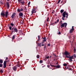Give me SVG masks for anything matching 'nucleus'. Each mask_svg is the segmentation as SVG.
<instances>
[{
	"mask_svg": "<svg viewBox=\"0 0 76 76\" xmlns=\"http://www.w3.org/2000/svg\"><path fill=\"white\" fill-rule=\"evenodd\" d=\"M64 54L66 56L65 57L66 58H69L70 62L72 63V61H73L72 59L73 58L74 56H72L70 57V53L68 52H67L66 51H65L64 52Z\"/></svg>",
	"mask_w": 76,
	"mask_h": 76,
	"instance_id": "nucleus-1",
	"label": "nucleus"
},
{
	"mask_svg": "<svg viewBox=\"0 0 76 76\" xmlns=\"http://www.w3.org/2000/svg\"><path fill=\"white\" fill-rule=\"evenodd\" d=\"M10 30H11V35H12L13 33H15V32H18V30L17 27L15 28V27H13L12 28V27L10 26L9 27Z\"/></svg>",
	"mask_w": 76,
	"mask_h": 76,
	"instance_id": "nucleus-2",
	"label": "nucleus"
},
{
	"mask_svg": "<svg viewBox=\"0 0 76 76\" xmlns=\"http://www.w3.org/2000/svg\"><path fill=\"white\" fill-rule=\"evenodd\" d=\"M67 24L66 23H62L61 24V28H63V27H65V28H66V26H67Z\"/></svg>",
	"mask_w": 76,
	"mask_h": 76,
	"instance_id": "nucleus-3",
	"label": "nucleus"
},
{
	"mask_svg": "<svg viewBox=\"0 0 76 76\" xmlns=\"http://www.w3.org/2000/svg\"><path fill=\"white\" fill-rule=\"evenodd\" d=\"M50 65L51 67H56V68H58V69H59V68L60 67V66L59 65H58L56 66H55L54 65H52L51 64H50Z\"/></svg>",
	"mask_w": 76,
	"mask_h": 76,
	"instance_id": "nucleus-4",
	"label": "nucleus"
},
{
	"mask_svg": "<svg viewBox=\"0 0 76 76\" xmlns=\"http://www.w3.org/2000/svg\"><path fill=\"white\" fill-rule=\"evenodd\" d=\"M6 64H7V61H5L3 64L4 68V69L6 67Z\"/></svg>",
	"mask_w": 76,
	"mask_h": 76,
	"instance_id": "nucleus-5",
	"label": "nucleus"
},
{
	"mask_svg": "<svg viewBox=\"0 0 76 76\" xmlns=\"http://www.w3.org/2000/svg\"><path fill=\"white\" fill-rule=\"evenodd\" d=\"M12 69L14 71H15V72H16V70H17V66H14L12 67Z\"/></svg>",
	"mask_w": 76,
	"mask_h": 76,
	"instance_id": "nucleus-6",
	"label": "nucleus"
},
{
	"mask_svg": "<svg viewBox=\"0 0 76 76\" xmlns=\"http://www.w3.org/2000/svg\"><path fill=\"white\" fill-rule=\"evenodd\" d=\"M15 16H16V13L15 12L13 13L11 16V18H12V19H13V18H14Z\"/></svg>",
	"mask_w": 76,
	"mask_h": 76,
	"instance_id": "nucleus-7",
	"label": "nucleus"
},
{
	"mask_svg": "<svg viewBox=\"0 0 76 76\" xmlns=\"http://www.w3.org/2000/svg\"><path fill=\"white\" fill-rule=\"evenodd\" d=\"M9 14V12H8V11L7 10L5 12V16L6 17V18H7L8 17V15Z\"/></svg>",
	"mask_w": 76,
	"mask_h": 76,
	"instance_id": "nucleus-8",
	"label": "nucleus"
},
{
	"mask_svg": "<svg viewBox=\"0 0 76 76\" xmlns=\"http://www.w3.org/2000/svg\"><path fill=\"white\" fill-rule=\"evenodd\" d=\"M62 16L63 17H62V19L63 20H64V18L66 17V16H65V12H63L62 13Z\"/></svg>",
	"mask_w": 76,
	"mask_h": 76,
	"instance_id": "nucleus-9",
	"label": "nucleus"
},
{
	"mask_svg": "<svg viewBox=\"0 0 76 76\" xmlns=\"http://www.w3.org/2000/svg\"><path fill=\"white\" fill-rule=\"evenodd\" d=\"M74 30H75V28H72L71 30H70L69 33H70V34H72V33H73Z\"/></svg>",
	"mask_w": 76,
	"mask_h": 76,
	"instance_id": "nucleus-10",
	"label": "nucleus"
},
{
	"mask_svg": "<svg viewBox=\"0 0 76 76\" xmlns=\"http://www.w3.org/2000/svg\"><path fill=\"white\" fill-rule=\"evenodd\" d=\"M1 15L2 16L3 18H4L5 16V14L4 12H1Z\"/></svg>",
	"mask_w": 76,
	"mask_h": 76,
	"instance_id": "nucleus-11",
	"label": "nucleus"
},
{
	"mask_svg": "<svg viewBox=\"0 0 76 76\" xmlns=\"http://www.w3.org/2000/svg\"><path fill=\"white\" fill-rule=\"evenodd\" d=\"M64 12H65V16H66V18H67V17H68V16H69V15H69V14H68V13L67 12H66V11H64Z\"/></svg>",
	"mask_w": 76,
	"mask_h": 76,
	"instance_id": "nucleus-12",
	"label": "nucleus"
},
{
	"mask_svg": "<svg viewBox=\"0 0 76 76\" xmlns=\"http://www.w3.org/2000/svg\"><path fill=\"white\" fill-rule=\"evenodd\" d=\"M36 13V11H35V10L32 9L31 11L32 14H33V13Z\"/></svg>",
	"mask_w": 76,
	"mask_h": 76,
	"instance_id": "nucleus-13",
	"label": "nucleus"
},
{
	"mask_svg": "<svg viewBox=\"0 0 76 76\" xmlns=\"http://www.w3.org/2000/svg\"><path fill=\"white\" fill-rule=\"evenodd\" d=\"M19 4H22V5H25V2L21 1L20 2Z\"/></svg>",
	"mask_w": 76,
	"mask_h": 76,
	"instance_id": "nucleus-14",
	"label": "nucleus"
},
{
	"mask_svg": "<svg viewBox=\"0 0 76 76\" xmlns=\"http://www.w3.org/2000/svg\"><path fill=\"white\" fill-rule=\"evenodd\" d=\"M19 16H21L22 17V16H23V13H22V12H21L19 13Z\"/></svg>",
	"mask_w": 76,
	"mask_h": 76,
	"instance_id": "nucleus-15",
	"label": "nucleus"
},
{
	"mask_svg": "<svg viewBox=\"0 0 76 76\" xmlns=\"http://www.w3.org/2000/svg\"><path fill=\"white\" fill-rule=\"evenodd\" d=\"M6 4L7 5V7L8 8V9H9V7H10V6L9 5V3L8 2H7Z\"/></svg>",
	"mask_w": 76,
	"mask_h": 76,
	"instance_id": "nucleus-16",
	"label": "nucleus"
},
{
	"mask_svg": "<svg viewBox=\"0 0 76 76\" xmlns=\"http://www.w3.org/2000/svg\"><path fill=\"white\" fill-rule=\"evenodd\" d=\"M42 39H44L43 41H45V42H46V41L47 40V38H46V37H43Z\"/></svg>",
	"mask_w": 76,
	"mask_h": 76,
	"instance_id": "nucleus-17",
	"label": "nucleus"
},
{
	"mask_svg": "<svg viewBox=\"0 0 76 76\" xmlns=\"http://www.w3.org/2000/svg\"><path fill=\"white\" fill-rule=\"evenodd\" d=\"M11 64H12V62L9 61L8 62V64H9V66H11Z\"/></svg>",
	"mask_w": 76,
	"mask_h": 76,
	"instance_id": "nucleus-18",
	"label": "nucleus"
},
{
	"mask_svg": "<svg viewBox=\"0 0 76 76\" xmlns=\"http://www.w3.org/2000/svg\"><path fill=\"white\" fill-rule=\"evenodd\" d=\"M59 22V19H58L57 20H56V22H55V23H53V24H56V23H58Z\"/></svg>",
	"mask_w": 76,
	"mask_h": 76,
	"instance_id": "nucleus-19",
	"label": "nucleus"
},
{
	"mask_svg": "<svg viewBox=\"0 0 76 76\" xmlns=\"http://www.w3.org/2000/svg\"><path fill=\"white\" fill-rule=\"evenodd\" d=\"M15 37H16V35L15 34L12 36V39L13 40L15 38Z\"/></svg>",
	"mask_w": 76,
	"mask_h": 76,
	"instance_id": "nucleus-20",
	"label": "nucleus"
},
{
	"mask_svg": "<svg viewBox=\"0 0 76 76\" xmlns=\"http://www.w3.org/2000/svg\"><path fill=\"white\" fill-rule=\"evenodd\" d=\"M3 60L2 59H0V64H2V63H3Z\"/></svg>",
	"mask_w": 76,
	"mask_h": 76,
	"instance_id": "nucleus-21",
	"label": "nucleus"
},
{
	"mask_svg": "<svg viewBox=\"0 0 76 76\" xmlns=\"http://www.w3.org/2000/svg\"><path fill=\"white\" fill-rule=\"evenodd\" d=\"M17 11L18 13H20V10L19 9H17Z\"/></svg>",
	"mask_w": 76,
	"mask_h": 76,
	"instance_id": "nucleus-22",
	"label": "nucleus"
},
{
	"mask_svg": "<svg viewBox=\"0 0 76 76\" xmlns=\"http://www.w3.org/2000/svg\"><path fill=\"white\" fill-rule=\"evenodd\" d=\"M10 25L12 26H14V24H13V23H10Z\"/></svg>",
	"mask_w": 76,
	"mask_h": 76,
	"instance_id": "nucleus-23",
	"label": "nucleus"
},
{
	"mask_svg": "<svg viewBox=\"0 0 76 76\" xmlns=\"http://www.w3.org/2000/svg\"><path fill=\"white\" fill-rule=\"evenodd\" d=\"M0 72L1 74H2L3 73V70H2V69H1L0 70Z\"/></svg>",
	"mask_w": 76,
	"mask_h": 76,
	"instance_id": "nucleus-24",
	"label": "nucleus"
},
{
	"mask_svg": "<svg viewBox=\"0 0 76 76\" xmlns=\"http://www.w3.org/2000/svg\"><path fill=\"white\" fill-rule=\"evenodd\" d=\"M58 33H57V34H58V35H60V34H61V32H60L59 30L58 31Z\"/></svg>",
	"mask_w": 76,
	"mask_h": 76,
	"instance_id": "nucleus-25",
	"label": "nucleus"
},
{
	"mask_svg": "<svg viewBox=\"0 0 76 76\" xmlns=\"http://www.w3.org/2000/svg\"><path fill=\"white\" fill-rule=\"evenodd\" d=\"M47 58L48 59V58H49V56H46V57L45 58V60L47 59Z\"/></svg>",
	"mask_w": 76,
	"mask_h": 76,
	"instance_id": "nucleus-26",
	"label": "nucleus"
},
{
	"mask_svg": "<svg viewBox=\"0 0 76 76\" xmlns=\"http://www.w3.org/2000/svg\"><path fill=\"white\" fill-rule=\"evenodd\" d=\"M64 12V10H61L60 11V12L61 13H62L63 12Z\"/></svg>",
	"mask_w": 76,
	"mask_h": 76,
	"instance_id": "nucleus-27",
	"label": "nucleus"
},
{
	"mask_svg": "<svg viewBox=\"0 0 76 76\" xmlns=\"http://www.w3.org/2000/svg\"><path fill=\"white\" fill-rule=\"evenodd\" d=\"M23 9H24V10H26V7H23Z\"/></svg>",
	"mask_w": 76,
	"mask_h": 76,
	"instance_id": "nucleus-28",
	"label": "nucleus"
},
{
	"mask_svg": "<svg viewBox=\"0 0 76 76\" xmlns=\"http://www.w3.org/2000/svg\"><path fill=\"white\" fill-rule=\"evenodd\" d=\"M37 58H39V55H37Z\"/></svg>",
	"mask_w": 76,
	"mask_h": 76,
	"instance_id": "nucleus-29",
	"label": "nucleus"
},
{
	"mask_svg": "<svg viewBox=\"0 0 76 76\" xmlns=\"http://www.w3.org/2000/svg\"><path fill=\"white\" fill-rule=\"evenodd\" d=\"M22 1V0H18V1L19 3H20Z\"/></svg>",
	"mask_w": 76,
	"mask_h": 76,
	"instance_id": "nucleus-30",
	"label": "nucleus"
},
{
	"mask_svg": "<svg viewBox=\"0 0 76 76\" xmlns=\"http://www.w3.org/2000/svg\"><path fill=\"white\" fill-rule=\"evenodd\" d=\"M3 67V64H0V67Z\"/></svg>",
	"mask_w": 76,
	"mask_h": 76,
	"instance_id": "nucleus-31",
	"label": "nucleus"
},
{
	"mask_svg": "<svg viewBox=\"0 0 76 76\" xmlns=\"http://www.w3.org/2000/svg\"><path fill=\"white\" fill-rule=\"evenodd\" d=\"M39 62L40 63H43V61H42V60H40L39 61Z\"/></svg>",
	"mask_w": 76,
	"mask_h": 76,
	"instance_id": "nucleus-32",
	"label": "nucleus"
},
{
	"mask_svg": "<svg viewBox=\"0 0 76 76\" xmlns=\"http://www.w3.org/2000/svg\"><path fill=\"white\" fill-rule=\"evenodd\" d=\"M63 66H67V64H66L65 63V64H63Z\"/></svg>",
	"mask_w": 76,
	"mask_h": 76,
	"instance_id": "nucleus-33",
	"label": "nucleus"
},
{
	"mask_svg": "<svg viewBox=\"0 0 76 76\" xmlns=\"http://www.w3.org/2000/svg\"><path fill=\"white\" fill-rule=\"evenodd\" d=\"M38 40H39V39H40V36H38Z\"/></svg>",
	"mask_w": 76,
	"mask_h": 76,
	"instance_id": "nucleus-34",
	"label": "nucleus"
},
{
	"mask_svg": "<svg viewBox=\"0 0 76 76\" xmlns=\"http://www.w3.org/2000/svg\"><path fill=\"white\" fill-rule=\"evenodd\" d=\"M60 1H61V0H59L58 1V3L57 4H59V3H60Z\"/></svg>",
	"mask_w": 76,
	"mask_h": 76,
	"instance_id": "nucleus-35",
	"label": "nucleus"
},
{
	"mask_svg": "<svg viewBox=\"0 0 76 76\" xmlns=\"http://www.w3.org/2000/svg\"><path fill=\"white\" fill-rule=\"evenodd\" d=\"M76 51V49H75V48L74 49V52L75 53V52Z\"/></svg>",
	"mask_w": 76,
	"mask_h": 76,
	"instance_id": "nucleus-36",
	"label": "nucleus"
},
{
	"mask_svg": "<svg viewBox=\"0 0 76 76\" xmlns=\"http://www.w3.org/2000/svg\"><path fill=\"white\" fill-rule=\"evenodd\" d=\"M23 9L22 8H21L20 9V12H22V11H23Z\"/></svg>",
	"mask_w": 76,
	"mask_h": 76,
	"instance_id": "nucleus-37",
	"label": "nucleus"
},
{
	"mask_svg": "<svg viewBox=\"0 0 76 76\" xmlns=\"http://www.w3.org/2000/svg\"><path fill=\"white\" fill-rule=\"evenodd\" d=\"M54 23H52L51 24V25H53V26H54V25H56V24H53Z\"/></svg>",
	"mask_w": 76,
	"mask_h": 76,
	"instance_id": "nucleus-38",
	"label": "nucleus"
},
{
	"mask_svg": "<svg viewBox=\"0 0 76 76\" xmlns=\"http://www.w3.org/2000/svg\"><path fill=\"white\" fill-rule=\"evenodd\" d=\"M30 3H31V2H28V6H29V5H30Z\"/></svg>",
	"mask_w": 76,
	"mask_h": 76,
	"instance_id": "nucleus-39",
	"label": "nucleus"
},
{
	"mask_svg": "<svg viewBox=\"0 0 76 76\" xmlns=\"http://www.w3.org/2000/svg\"><path fill=\"white\" fill-rule=\"evenodd\" d=\"M49 20V18L48 17L47 18V22H48Z\"/></svg>",
	"mask_w": 76,
	"mask_h": 76,
	"instance_id": "nucleus-40",
	"label": "nucleus"
},
{
	"mask_svg": "<svg viewBox=\"0 0 76 76\" xmlns=\"http://www.w3.org/2000/svg\"><path fill=\"white\" fill-rule=\"evenodd\" d=\"M39 47H41V43H39Z\"/></svg>",
	"mask_w": 76,
	"mask_h": 76,
	"instance_id": "nucleus-41",
	"label": "nucleus"
},
{
	"mask_svg": "<svg viewBox=\"0 0 76 76\" xmlns=\"http://www.w3.org/2000/svg\"><path fill=\"white\" fill-rule=\"evenodd\" d=\"M45 42V41H44V40L42 42V44H44Z\"/></svg>",
	"mask_w": 76,
	"mask_h": 76,
	"instance_id": "nucleus-42",
	"label": "nucleus"
},
{
	"mask_svg": "<svg viewBox=\"0 0 76 76\" xmlns=\"http://www.w3.org/2000/svg\"><path fill=\"white\" fill-rule=\"evenodd\" d=\"M49 47H50V44L49 43L48 45H47Z\"/></svg>",
	"mask_w": 76,
	"mask_h": 76,
	"instance_id": "nucleus-43",
	"label": "nucleus"
},
{
	"mask_svg": "<svg viewBox=\"0 0 76 76\" xmlns=\"http://www.w3.org/2000/svg\"><path fill=\"white\" fill-rule=\"evenodd\" d=\"M50 66L49 65H47V67H48V68H49V67H50Z\"/></svg>",
	"mask_w": 76,
	"mask_h": 76,
	"instance_id": "nucleus-44",
	"label": "nucleus"
},
{
	"mask_svg": "<svg viewBox=\"0 0 76 76\" xmlns=\"http://www.w3.org/2000/svg\"><path fill=\"white\" fill-rule=\"evenodd\" d=\"M68 70H72L70 68H69Z\"/></svg>",
	"mask_w": 76,
	"mask_h": 76,
	"instance_id": "nucleus-45",
	"label": "nucleus"
},
{
	"mask_svg": "<svg viewBox=\"0 0 76 76\" xmlns=\"http://www.w3.org/2000/svg\"><path fill=\"white\" fill-rule=\"evenodd\" d=\"M69 68H70V67H69V66H68V67H67V69H68V70H69Z\"/></svg>",
	"mask_w": 76,
	"mask_h": 76,
	"instance_id": "nucleus-46",
	"label": "nucleus"
},
{
	"mask_svg": "<svg viewBox=\"0 0 76 76\" xmlns=\"http://www.w3.org/2000/svg\"><path fill=\"white\" fill-rule=\"evenodd\" d=\"M42 46H45V45H44V44H42Z\"/></svg>",
	"mask_w": 76,
	"mask_h": 76,
	"instance_id": "nucleus-47",
	"label": "nucleus"
},
{
	"mask_svg": "<svg viewBox=\"0 0 76 76\" xmlns=\"http://www.w3.org/2000/svg\"><path fill=\"white\" fill-rule=\"evenodd\" d=\"M44 50H45V48H46V46H44Z\"/></svg>",
	"mask_w": 76,
	"mask_h": 76,
	"instance_id": "nucleus-48",
	"label": "nucleus"
},
{
	"mask_svg": "<svg viewBox=\"0 0 76 76\" xmlns=\"http://www.w3.org/2000/svg\"><path fill=\"white\" fill-rule=\"evenodd\" d=\"M6 60H8V58L7 57H6Z\"/></svg>",
	"mask_w": 76,
	"mask_h": 76,
	"instance_id": "nucleus-49",
	"label": "nucleus"
},
{
	"mask_svg": "<svg viewBox=\"0 0 76 76\" xmlns=\"http://www.w3.org/2000/svg\"><path fill=\"white\" fill-rule=\"evenodd\" d=\"M1 4H3V2H1Z\"/></svg>",
	"mask_w": 76,
	"mask_h": 76,
	"instance_id": "nucleus-50",
	"label": "nucleus"
},
{
	"mask_svg": "<svg viewBox=\"0 0 76 76\" xmlns=\"http://www.w3.org/2000/svg\"><path fill=\"white\" fill-rule=\"evenodd\" d=\"M38 2L39 3V2H40V1L39 0L38 1Z\"/></svg>",
	"mask_w": 76,
	"mask_h": 76,
	"instance_id": "nucleus-51",
	"label": "nucleus"
},
{
	"mask_svg": "<svg viewBox=\"0 0 76 76\" xmlns=\"http://www.w3.org/2000/svg\"><path fill=\"white\" fill-rule=\"evenodd\" d=\"M18 64H19V63H20V62H19V61H18Z\"/></svg>",
	"mask_w": 76,
	"mask_h": 76,
	"instance_id": "nucleus-52",
	"label": "nucleus"
},
{
	"mask_svg": "<svg viewBox=\"0 0 76 76\" xmlns=\"http://www.w3.org/2000/svg\"><path fill=\"white\" fill-rule=\"evenodd\" d=\"M60 23H62V21H60Z\"/></svg>",
	"mask_w": 76,
	"mask_h": 76,
	"instance_id": "nucleus-53",
	"label": "nucleus"
},
{
	"mask_svg": "<svg viewBox=\"0 0 76 76\" xmlns=\"http://www.w3.org/2000/svg\"><path fill=\"white\" fill-rule=\"evenodd\" d=\"M73 27H74V26H72V28H73Z\"/></svg>",
	"mask_w": 76,
	"mask_h": 76,
	"instance_id": "nucleus-54",
	"label": "nucleus"
},
{
	"mask_svg": "<svg viewBox=\"0 0 76 76\" xmlns=\"http://www.w3.org/2000/svg\"><path fill=\"white\" fill-rule=\"evenodd\" d=\"M17 66H18V67H19V66H18V65H17Z\"/></svg>",
	"mask_w": 76,
	"mask_h": 76,
	"instance_id": "nucleus-55",
	"label": "nucleus"
},
{
	"mask_svg": "<svg viewBox=\"0 0 76 76\" xmlns=\"http://www.w3.org/2000/svg\"><path fill=\"white\" fill-rule=\"evenodd\" d=\"M50 58H51V56H50Z\"/></svg>",
	"mask_w": 76,
	"mask_h": 76,
	"instance_id": "nucleus-56",
	"label": "nucleus"
},
{
	"mask_svg": "<svg viewBox=\"0 0 76 76\" xmlns=\"http://www.w3.org/2000/svg\"><path fill=\"white\" fill-rule=\"evenodd\" d=\"M63 3V1H61V3Z\"/></svg>",
	"mask_w": 76,
	"mask_h": 76,
	"instance_id": "nucleus-57",
	"label": "nucleus"
},
{
	"mask_svg": "<svg viewBox=\"0 0 76 76\" xmlns=\"http://www.w3.org/2000/svg\"><path fill=\"white\" fill-rule=\"evenodd\" d=\"M7 1H10V0H7Z\"/></svg>",
	"mask_w": 76,
	"mask_h": 76,
	"instance_id": "nucleus-58",
	"label": "nucleus"
},
{
	"mask_svg": "<svg viewBox=\"0 0 76 76\" xmlns=\"http://www.w3.org/2000/svg\"><path fill=\"white\" fill-rule=\"evenodd\" d=\"M9 69H11V67H10V68H9Z\"/></svg>",
	"mask_w": 76,
	"mask_h": 76,
	"instance_id": "nucleus-59",
	"label": "nucleus"
},
{
	"mask_svg": "<svg viewBox=\"0 0 76 76\" xmlns=\"http://www.w3.org/2000/svg\"><path fill=\"white\" fill-rule=\"evenodd\" d=\"M47 24L46 23V26H47Z\"/></svg>",
	"mask_w": 76,
	"mask_h": 76,
	"instance_id": "nucleus-60",
	"label": "nucleus"
},
{
	"mask_svg": "<svg viewBox=\"0 0 76 76\" xmlns=\"http://www.w3.org/2000/svg\"><path fill=\"white\" fill-rule=\"evenodd\" d=\"M52 13H54V12H52Z\"/></svg>",
	"mask_w": 76,
	"mask_h": 76,
	"instance_id": "nucleus-61",
	"label": "nucleus"
},
{
	"mask_svg": "<svg viewBox=\"0 0 76 76\" xmlns=\"http://www.w3.org/2000/svg\"><path fill=\"white\" fill-rule=\"evenodd\" d=\"M0 2L1 3V2H2V1H0Z\"/></svg>",
	"mask_w": 76,
	"mask_h": 76,
	"instance_id": "nucleus-62",
	"label": "nucleus"
},
{
	"mask_svg": "<svg viewBox=\"0 0 76 76\" xmlns=\"http://www.w3.org/2000/svg\"><path fill=\"white\" fill-rule=\"evenodd\" d=\"M58 64V63H57L56 64Z\"/></svg>",
	"mask_w": 76,
	"mask_h": 76,
	"instance_id": "nucleus-63",
	"label": "nucleus"
},
{
	"mask_svg": "<svg viewBox=\"0 0 76 76\" xmlns=\"http://www.w3.org/2000/svg\"><path fill=\"white\" fill-rule=\"evenodd\" d=\"M55 16H56L57 15H56H56L55 14Z\"/></svg>",
	"mask_w": 76,
	"mask_h": 76,
	"instance_id": "nucleus-64",
	"label": "nucleus"
}]
</instances>
